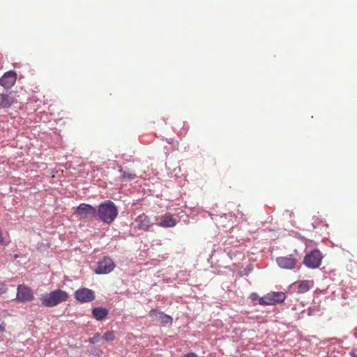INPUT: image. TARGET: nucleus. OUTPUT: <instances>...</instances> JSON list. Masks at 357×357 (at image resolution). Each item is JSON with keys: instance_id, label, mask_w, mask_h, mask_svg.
Wrapping results in <instances>:
<instances>
[{"instance_id": "nucleus-1", "label": "nucleus", "mask_w": 357, "mask_h": 357, "mask_svg": "<svg viewBox=\"0 0 357 357\" xmlns=\"http://www.w3.org/2000/svg\"><path fill=\"white\" fill-rule=\"evenodd\" d=\"M97 220L105 224H112L118 215V208L111 200H105L100 204L97 209Z\"/></svg>"}, {"instance_id": "nucleus-2", "label": "nucleus", "mask_w": 357, "mask_h": 357, "mask_svg": "<svg viewBox=\"0 0 357 357\" xmlns=\"http://www.w3.org/2000/svg\"><path fill=\"white\" fill-rule=\"evenodd\" d=\"M69 298L68 294L61 289H56L48 294H42L41 303L44 307H52L59 303L66 302Z\"/></svg>"}, {"instance_id": "nucleus-3", "label": "nucleus", "mask_w": 357, "mask_h": 357, "mask_svg": "<svg viewBox=\"0 0 357 357\" xmlns=\"http://www.w3.org/2000/svg\"><path fill=\"white\" fill-rule=\"evenodd\" d=\"M75 213L77 215L80 220H97V209L93 206L82 203L75 209Z\"/></svg>"}, {"instance_id": "nucleus-4", "label": "nucleus", "mask_w": 357, "mask_h": 357, "mask_svg": "<svg viewBox=\"0 0 357 357\" xmlns=\"http://www.w3.org/2000/svg\"><path fill=\"white\" fill-rule=\"evenodd\" d=\"M285 294L283 292H271L261 297L259 299V303L261 305H277L282 303L285 300Z\"/></svg>"}, {"instance_id": "nucleus-5", "label": "nucleus", "mask_w": 357, "mask_h": 357, "mask_svg": "<svg viewBox=\"0 0 357 357\" xmlns=\"http://www.w3.org/2000/svg\"><path fill=\"white\" fill-rule=\"evenodd\" d=\"M323 256L318 250H314L306 254L303 259V264L310 268H317L321 263Z\"/></svg>"}, {"instance_id": "nucleus-6", "label": "nucleus", "mask_w": 357, "mask_h": 357, "mask_svg": "<svg viewBox=\"0 0 357 357\" xmlns=\"http://www.w3.org/2000/svg\"><path fill=\"white\" fill-rule=\"evenodd\" d=\"M16 299L21 303L31 301L33 299V292L27 286L23 284L18 285Z\"/></svg>"}, {"instance_id": "nucleus-7", "label": "nucleus", "mask_w": 357, "mask_h": 357, "mask_svg": "<svg viewBox=\"0 0 357 357\" xmlns=\"http://www.w3.org/2000/svg\"><path fill=\"white\" fill-rule=\"evenodd\" d=\"M75 298L82 303H89L95 299V292L88 288H80L75 291Z\"/></svg>"}, {"instance_id": "nucleus-8", "label": "nucleus", "mask_w": 357, "mask_h": 357, "mask_svg": "<svg viewBox=\"0 0 357 357\" xmlns=\"http://www.w3.org/2000/svg\"><path fill=\"white\" fill-rule=\"evenodd\" d=\"M115 264L113 261L107 257H105L102 260L98 263L95 269L97 274H107L110 273L114 268Z\"/></svg>"}, {"instance_id": "nucleus-9", "label": "nucleus", "mask_w": 357, "mask_h": 357, "mask_svg": "<svg viewBox=\"0 0 357 357\" xmlns=\"http://www.w3.org/2000/svg\"><path fill=\"white\" fill-rule=\"evenodd\" d=\"M278 266L283 269H293L296 264L297 260L292 255L286 257H278L275 259Z\"/></svg>"}, {"instance_id": "nucleus-10", "label": "nucleus", "mask_w": 357, "mask_h": 357, "mask_svg": "<svg viewBox=\"0 0 357 357\" xmlns=\"http://www.w3.org/2000/svg\"><path fill=\"white\" fill-rule=\"evenodd\" d=\"M17 74L14 71H8L0 78V84L6 89L11 88L15 83Z\"/></svg>"}, {"instance_id": "nucleus-11", "label": "nucleus", "mask_w": 357, "mask_h": 357, "mask_svg": "<svg viewBox=\"0 0 357 357\" xmlns=\"http://www.w3.org/2000/svg\"><path fill=\"white\" fill-rule=\"evenodd\" d=\"M149 316L155 321H158L164 324H171L173 319L171 316L167 315L162 312H159L155 310H152L149 312Z\"/></svg>"}, {"instance_id": "nucleus-12", "label": "nucleus", "mask_w": 357, "mask_h": 357, "mask_svg": "<svg viewBox=\"0 0 357 357\" xmlns=\"http://www.w3.org/2000/svg\"><path fill=\"white\" fill-rule=\"evenodd\" d=\"M178 220L171 215H165L158 222L159 226L162 227H172L175 226Z\"/></svg>"}, {"instance_id": "nucleus-13", "label": "nucleus", "mask_w": 357, "mask_h": 357, "mask_svg": "<svg viewBox=\"0 0 357 357\" xmlns=\"http://www.w3.org/2000/svg\"><path fill=\"white\" fill-rule=\"evenodd\" d=\"M135 221L138 227L142 229H147L151 225L149 218L144 214L139 215Z\"/></svg>"}, {"instance_id": "nucleus-14", "label": "nucleus", "mask_w": 357, "mask_h": 357, "mask_svg": "<svg viewBox=\"0 0 357 357\" xmlns=\"http://www.w3.org/2000/svg\"><path fill=\"white\" fill-rule=\"evenodd\" d=\"M297 284L298 292L303 294L308 291L311 288H312L314 285V282L312 280H303L298 282Z\"/></svg>"}, {"instance_id": "nucleus-15", "label": "nucleus", "mask_w": 357, "mask_h": 357, "mask_svg": "<svg viewBox=\"0 0 357 357\" xmlns=\"http://www.w3.org/2000/svg\"><path fill=\"white\" fill-rule=\"evenodd\" d=\"M92 314L96 319L100 321L107 316L108 310L102 307H95L92 310Z\"/></svg>"}, {"instance_id": "nucleus-16", "label": "nucleus", "mask_w": 357, "mask_h": 357, "mask_svg": "<svg viewBox=\"0 0 357 357\" xmlns=\"http://www.w3.org/2000/svg\"><path fill=\"white\" fill-rule=\"evenodd\" d=\"M14 102L13 98L9 94H2L0 97V107L2 108H8Z\"/></svg>"}, {"instance_id": "nucleus-17", "label": "nucleus", "mask_w": 357, "mask_h": 357, "mask_svg": "<svg viewBox=\"0 0 357 357\" xmlns=\"http://www.w3.org/2000/svg\"><path fill=\"white\" fill-rule=\"evenodd\" d=\"M120 172L121 174V176L122 177L123 181H124L133 180L136 177L135 174L130 172H128L126 170H123V169H120Z\"/></svg>"}, {"instance_id": "nucleus-18", "label": "nucleus", "mask_w": 357, "mask_h": 357, "mask_svg": "<svg viewBox=\"0 0 357 357\" xmlns=\"http://www.w3.org/2000/svg\"><path fill=\"white\" fill-rule=\"evenodd\" d=\"M106 341H112L115 338V333L113 331H107L102 337Z\"/></svg>"}, {"instance_id": "nucleus-19", "label": "nucleus", "mask_w": 357, "mask_h": 357, "mask_svg": "<svg viewBox=\"0 0 357 357\" xmlns=\"http://www.w3.org/2000/svg\"><path fill=\"white\" fill-rule=\"evenodd\" d=\"M100 333H96L94 334V335L91 337H90L87 342H89L90 344H96L97 342H98L100 340Z\"/></svg>"}, {"instance_id": "nucleus-20", "label": "nucleus", "mask_w": 357, "mask_h": 357, "mask_svg": "<svg viewBox=\"0 0 357 357\" xmlns=\"http://www.w3.org/2000/svg\"><path fill=\"white\" fill-rule=\"evenodd\" d=\"M0 245H5V246L8 245L5 238L3 236V234H2V231L1 229H0Z\"/></svg>"}, {"instance_id": "nucleus-21", "label": "nucleus", "mask_w": 357, "mask_h": 357, "mask_svg": "<svg viewBox=\"0 0 357 357\" xmlns=\"http://www.w3.org/2000/svg\"><path fill=\"white\" fill-rule=\"evenodd\" d=\"M181 357H199V356L195 353L190 352V353H188V354L183 355Z\"/></svg>"}, {"instance_id": "nucleus-22", "label": "nucleus", "mask_w": 357, "mask_h": 357, "mask_svg": "<svg viewBox=\"0 0 357 357\" xmlns=\"http://www.w3.org/2000/svg\"><path fill=\"white\" fill-rule=\"evenodd\" d=\"M6 324L3 321L0 319V332H2L5 330Z\"/></svg>"}, {"instance_id": "nucleus-23", "label": "nucleus", "mask_w": 357, "mask_h": 357, "mask_svg": "<svg viewBox=\"0 0 357 357\" xmlns=\"http://www.w3.org/2000/svg\"><path fill=\"white\" fill-rule=\"evenodd\" d=\"M313 314V310L312 308L307 309V315L311 316Z\"/></svg>"}, {"instance_id": "nucleus-24", "label": "nucleus", "mask_w": 357, "mask_h": 357, "mask_svg": "<svg viewBox=\"0 0 357 357\" xmlns=\"http://www.w3.org/2000/svg\"><path fill=\"white\" fill-rule=\"evenodd\" d=\"M349 357H357V356L354 353L351 352L349 354Z\"/></svg>"}, {"instance_id": "nucleus-25", "label": "nucleus", "mask_w": 357, "mask_h": 357, "mask_svg": "<svg viewBox=\"0 0 357 357\" xmlns=\"http://www.w3.org/2000/svg\"><path fill=\"white\" fill-rule=\"evenodd\" d=\"M4 293V290L2 287H0V295Z\"/></svg>"}, {"instance_id": "nucleus-26", "label": "nucleus", "mask_w": 357, "mask_h": 357, "mask_svg": "<svg viewBox=\"0 0 357 357\" xmlns=\"http://www.w3.org/2000/svg\"><path fill=\"white\" fill-rule=\"evenodd\" d=\"M252 296H253V298H255V296L257 297V294H252Z\"/></svg>"}, {"instance_id": "nucleus-27", "label": "nucleus", "mask_w": 357, "mask_h": 357, "mask_svg": "<svg viewBox=\"0 0 357 357\" xmlns=\"http://www.w3.org/2000/svg\"><path fill=\"white\" fill-rule=\"evenodd\" d=\"M252 296H253V298H255V296L257 297V294H252Z\"/></svg>"}]
</instances>
